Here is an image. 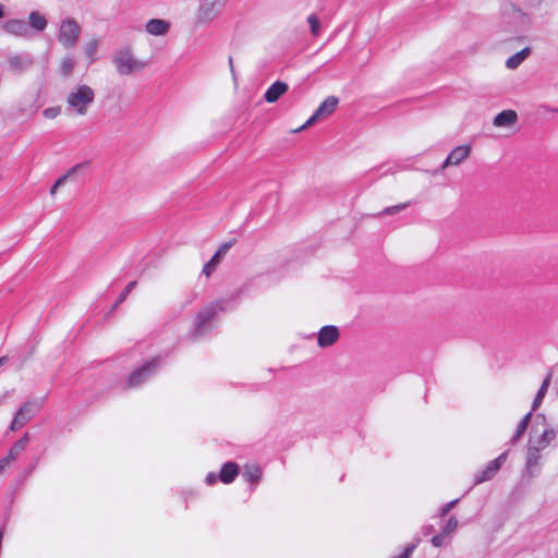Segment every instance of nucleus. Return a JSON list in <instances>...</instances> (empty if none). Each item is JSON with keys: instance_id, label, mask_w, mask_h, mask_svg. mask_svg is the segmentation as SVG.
<instances>
[{"instance_id": "nucleus-21", "label": "nucleus", "mask_w": 558, "mask_h": 558, "mask_svg": "<svg viewBox=\"0 0 558 558\" xmlns=\"http://www.w3.org/2000/svg\"><path fill=\"white\" fill-rule=\"evenodd\" d=\"M61 111H62L61 107H59V106L49 107L43 111V117L46 120L51 121V120L57 119L61 114Z\"/></svg>"}, {"instance_id": "nucleus-24", "label": "nucleus", "mask_w": 558, "mask_h": 558, "mask_svg": "<svg viewBox=\"0 0 558 558\" xmlns=\"http://www.w3.org/2000/svg\"><path fill=\"white\" fill-rule=\"evenodd\" d=\"M5 16V5L0 2V20Z\"/></svg>"}, {"instance_id": "nucleus-15", "label": "nucleus", "mask_w": 558, "mask_h": 558, "mask_svg": "<svg viewBox=\"0 0 558 558\" xmlns=\"http://www.w3.org/2000/svg\"><path fill=\"white\" fill-rule=\"evenodd\" d=\"M229 247L230 245L228 244H223L222 246H220L216 254L211 257V259L205 265L204 272L206 276H209L211 274L215 267L220 263L221 258L226 255Z\"/></svg>"}, {"instance_id": "nucleus-22", "label": "nucleus", "mask_w": 558, "mask_h": 558, "mask_svg": "<svg viewBox=\"0 0 558 558\" xmlns=\"http://www.w3.org/2000/svg\"><path fill=\"white\" fill-rule=\"evenodd\" d=\"M248 481L255 482L260 476V471L257 466H247L244 473Z\"/></svg>"}, {"instance_id": "nucleus-8", "label": "nucleus", "mask_w": 558, "mask_h": 558, "mask_svg": "<svg viewBox=\"0 0 558 558\" xmlns=\"http://www.w3.org/2000/svg\"><path fill=\"white\" fill-rule=\"evenodd\" d=\"M471 154L470 145H460L454 147L445 161V167L459 166L464 162Z\"/></svg>"}, {"instance_id": "nucleus-19", "label": "nucleus", "mask_w": 558, "mask_h": 558, "mask_svg": "<svg viewBox=\"0 0 558 558\" xmlns=\"http://www.w3.org/2000/svg\"><path fill=\"white\" fill-rule=\"evenodd\" d=\"M99 43L97 39H89L84 45V53L89 58L94 59L98 51Z\"/></svg>"}, {"instance_id": "nucleus-13", "label": "nucleus", "mask_w": 558, "mask_h": 558, "mask_svg": "<svg viewBox=\"0 0 558 558\" xmlns=\"http://www.w3.org/2000/svg\"><path fill=\"white\" fill-rule=\"evenodd\" d=\"M530 54L531 48L525 47L508 57L505 61V66L508 70H515L530 57Z\"/></svg>"}, {"instance_id": "nucleus-26", "label": "nucleus", "mask_w": 558, "mask_h": 558, "mask_svg": "<svg viewBox=\"0 0 558 558\" xmlns=\"http://www.w3.org/2000/svg\"><path fill=\"white\" fill-rule=\"evenodd\" d=\"M207 483L208 484H213L215 482V475L214 474H209L206 478Z\"/></svg>"}, {"instance_id": "nucleus-25", "label": "nucleus", "mask_w": 558, "mask_h": 558, "mask_svg": "<svg viewBox=\"0 0 558 558\" xmlns=\"http://www.w3.org/2000/svg\"><path fill=\"white\" fill-rule=\"evenodd\" d=\"M432 542L435 546H440L441 545V536H435Z\"/></svg>"}, {"instance_id": "nucleus-5", "label": "nucleus", "mask_w": 558, "mask_h": 558, "mask_svg": "<svg viewBox=\"0 0 558 558\" xmlns=\"http://www.w3.org/2000/svg\"><path fill=\"white\" fill-rule=\"evenodd\" d=\"M340 104V98L336 95H328L326 96L316 110L314 111L313 116L306 121L305 125L303 126H310L316 121L325 120L328 117H330L336 110L338 109Z\"/></svg>"}, {"instance_id": "nucleus-10", "label": "nucleus", "mask_w": 558, "mask_h": 558, "mask_svg": "<svg viewBox=\"0 0 558 558\" xmlns=\"http://www.w3.org/2000/svg\"><path fill=\"white\" fill-rule=\"evenodd\" d=\"M288 92V85L283 82H275L270 85L265 94L264 98L267 104L277 102Z\"/></svg>"}, {"instance_id": "nucleus-7", "label": "nucleus", "mask_w": 558, "mask_h": 558, "mask_svg": "<svg viewBox=\"0 0 558 558\" xmlns=\"http://www.w3.org/2000/svg\"><path fill=\"white\" fill-rule=\"evenodd\" d=\"M340 338L339 328L333 325L322 327L317 332V345L322 349L333 345Z\"/></svg>"}, {"instance_id": "nucleus-29", "label": "nucleus", "mask_w": 558, "mask_h": 558, "mask_svg": "<svg viewBox=\"0 0 558 558\" xmlns=\"http://www.w3.org/2000/svg\"><path fill=\"white\" fill-rule=\"evenodd\" d=\"M2 363H3V359H0V366L2 365Z\"/></svg>"}, {"instance_id": "nucleus-9", "label": "nucleus", "mask_w": 558, "mask_h": 558, "mask_svg": "<svg viewBox=\"0 0 558 558\" xmlns=\"http://www.w3.org/2000/svg\"><path fill=\"white\" fill-rule=\"evenodd\" d=\"M170 29V23L162 19H151L145 24V32L153 36H163Z\"/></svg>"}, {"instance_id": "nucleus-3", "label": "nucleus", "mask_w": 558, "mask_h": 558, "mask_svg": "<svg viewBox=\"0 0 558 558\" xmlns=\"http://www.w3.org/2000/svg\"><path fill=\"white\" fill-rule=\"evenodd\" d=\"M228 0H201L196 12L195 22L205 26L214 22L220 14Z\"/></svg>"}, {"instance_id": "nucleus-14", "label": "nucleus", "mask_w": 558, "mask_h": 558, "mask_svg": "<svg viewBox=\"0 0 558 558\" xmlns=\"http://www.w3.org/2000/svg\"><path fill=\"white\" fill-rule=\"evenodd\" d=\"M34 407L29 403L23 405L12 422V429L22 427L33 415Z\"/></svg>"}, {"instance_id": "nucleus-27", "label": "nucleus", "mask_w": 558, "mask_h": 558, "mask_svg": "<svg viewBox=\"0 0 558 558\" xmlns=\"http://www.w3.org/2000/svg\"><path fill=\"white\" fill-rule=\"evenodd\" d=\"M448 526L453 530L457 526V521L450 520Z\"/></svg>"}, {"instance_id": "nucleus-12", "label": "nucleus", "mask_w": 558, "mask_h": 558, "mask_svg": "<svg viewBox=\"0 0 558 558\" xmlns=\"http://www.w3.org/2000/svg\"><path fill=\"white\" fill-rule=\"evenodd\" d=\"M27 27L36 31L44 32L48 26L47 16L39 11H32L27 16Z\"/></svg>"}, {"instance_id": "nucleus-2", "label": "nucleus", "mask_w": 558, "mask_h": 558, "mask_svg": "<svg viewBox=\"0 0 558 558\" xmlns=\"http://www.w3.org/2000/svg\"><path fill=\"white\" fill-rule=\"evenodd\" d=\"M117 71L122 75H130L143 71L148 65V60L133 47L119 49L113 59Z\"/></svg>"}, {"instance_id": "nucleus-18", "label": "nucleus", "mask_w": 558, "mask_h": 558, "mask_svg": "<svg viewBox=\"0 0 558 558\" xmlns=\"http://www.w3.org/2000/svg\"><path fill=\"white\" fill-rule=\"evenodd\" d=\"M238 474V468L233 463L226 464L220 473L221 482L228 484L231 483Z\"/></svg>"}, {"instance_id": "nucleus-23", "label": "nucleus", "mask_w": 558, "mask_h": 558, "mask_svg": "<svg viewBox=\"0 0 558 558\" xmlns=\"http://www.w3.org/2000/svg\"><path fill=\"white\" fill-rule=\"evenodd\" d=\"M543 436L545 438V441L549 444L551 440L555 439L556 433L554 432V429H546Z\"/></svg>"}, {"instance_id": "nucleus-1", "label": "nucleus", "mask_w": 558, "mask_h": 558, "mask_svg": "<svg viewBox=\"0 0 558 558\" xmlns=\"http://www.w3.org/2000/svg\"><path fill=\"white\" fill-rule=\"evenodd\" d=\"M95 100V90L87 84H76L71 87L66 94L65 105L66 109L78 117H84L88 113Z\"/></svg>"}, {"instance_id": "nucleus-4", "label": "nucleus", "mask_w": 558, "mask_h": 558, "mask_svg": "<svg viewBox=\"0 0 558 558\" xmlns=\"http://www.w3.org/2000/svg\"><path fill=\"white\" fill-rule=\"evenodd\" d=\"M519 114L515 110L506 109L498 112L493 121V126L504 135H512L518 130Z\"/></svg>"}, {"instance_id": "nucleus-20", "label": "nucleus", "mask_w": 558, "mask_h": 558, "mask_svg": "<svg viewBox=\"0 0 558 558\" xmlns=\"http://www.w3.org/2000/svg\"><path fill=\"white\" fill-rule=\"evenodd\" d=\"M307 24H308L311 33L314 36H317L320 32V21H319L318 16H316L314 14L310 15L307 17Z\"/></svg>"}, {"instance_id": "nucleus-16", "label": "nucleus", "mask_w": 558, "mask_h": 558, "mask_svg": "<svg viewBox=\"0 0 558 558\" xmlns=\"http://www.w3.org/2000/svg\"><path fill=\"white\" fill-rule=\"evenodd\" d=\"M411 204V201L409 198H404L402 201H399L395 204L388 205L383 209V215L386 216H393L397 215L404 209H407Z\"/></svg>"}, {"instance_id": "nucleus-11", "label": "nucleus", "mask_w": 558, "mask_h": 558, "mask_svg": "<svg viewBox=\"0 0 558 558\" xmlns=\"http://www.w3.org/2000/svg\"><path fill=\"white\" fill-rule=\"evenodd\" d=\"M3 29L14 36H26L28 33V27L26 22H24L21 19H11L8 20L4 25Z\"/></svg>"}, {"instance_id": "nucleus-28", "label": "nucleus", "mask_w": 558, "mask_h": 558, "mask_svg": "<svg viewBox=\"0 0 558 558\" xmlns=\"http://www.w3.org/2000/svg\"><path fill=\"white\" fill-rule=\"evenodd\" d=\"M526 423H527V417H525L524 421L522 422L520 432H522L525 428Z\"/></svg>"}, {"instance_id": "nucleus-17", "label": "nucleus", "mask_w": 558, "mask_h": 558, "mask_svg": "<svg viewBox=\"0 0 558 558\" xmlns=\"http://www.w3.org/2000/svg\"><path fill=\"white\" fill-rule=\"evenodd\" d=\"M502 460H504V457H499L496 460L492 461L487 465V469L485 470L484 474L481 477H478L477 483L489 480L499 470V468L502 463Z\"/></svg>"}, {"instance_id": "nucleus-6", "label": "nucleus", "mask_w": 558, "mask_h": 558, "mask_svg": "<svg viewBox=\"0 0 558 558\" xmlns=\"http://www.w3.org/2000/svg\"><path fill=\"white\" fill-rule=\"evenodd\" d=\"M80 34L78 23L72 19H65L60 23L58 39L63 47L70 48L77 43Z\"/></svg>"}]
</instances>
